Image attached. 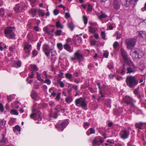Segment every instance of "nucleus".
Segmentation results:
<instances>
[{
  "mask_svg": "<svg viewBox=\"0 0 146 146\" xmlns=\"http://www.w3.org/2000/svg\"><path fill=\"white\" fill-rule=\"evenodd\" d=\"M126 82L127 85L131 88H134L138 84V80L135 76H127Z\"/></svg>",
  "mask_w": 146,
  "mask_h": 146,
  "instance_id": "f257e3e1",
  "label": "nucleus"
},
{
  "mask_svg": "<svg viewBox=\"0 0 146 146\" xmlns=\"http://www.w3.org/2000/svg\"><path fill=\"white\" fill-rule=\"evenodd\" d=\"M130 55L134 59H137L141 58L144 55L142 50L139 48H135L133 51L131 52Z\"/></svg>",
  "mask_w": 146,
  "mask_h": 146,
  "instance_id": "f03ea898",
  "label": "nucleus"
},
{
  "mask_svg": "<svg viewBox=\"0 0 146 146\" xmlns=\"http://www.w3.org/2000/svg\"><path fill=\"white\" fill-rule=\"evenodd\" d=\"M14 28V27H8L5 29L4 33L6 37L9 38H13L14 37L15 35L13 31Z\"/></svg>",
  "mask_w": 146,
  "mask_h": 146,
  "instance_id": "7ed1b4c3",
  "label": "nucleus"
},
{
  "mask_svg": "<svg viewBox=\"0 0 146 146\" xmlns=\"http://www.w3.org/2000/svg\"><path fill=\"white\" fill-rule=\"evenodd\" d=\"M85 99L82 97L76 99L75 101L76 105L78 107L85 108L87 106V104L86 102Z\"/></svg>",
  "mask_w": 146,
  "mask_h": 146,
  "instance_id": "20e7f679",
  "label": "nucleus"
},
{
  "mask_svg": "<svg viewBox=\"0 0 146 146\" xmlns=\"http://www.w3.org/2000/svg\"><path fill=\"white\" fill-rule=\"evenodd\" d=\"M127 47L129 49H131L135 45L136 40L134 38H128L125 40Z\"/></svg>",
  "mask_w": 146,
  "mask_h": 146,
  "instance_id": "39448f33",
  "label": "nucleus"
},
{
  "mask_svg": "<svg viewBox=\"0 0 146 146\" xmlns=\"http://www.w3.org/2000/svg\"><path fill=\"white\" fill-rule=\"evenodd\" d=\"M69 122V120L66 119L62 121V123L56 124L55 127L56 128L58 129L59 131H62L68 124Z\"/></svg>",
  "mask_w": 146,
  "mask_h": 146,
  "instance_id": "423d86ee",
  "label": "nucleus"
},
{
  "mask_svg": "<svg viewBox=\"0 0 146 146\" xmlns=\"http://www.w3.org/2000/svg\"><path fill=\"white\" fill-rule=\"evenodd\" d=\"M79 51L76 52L74 54V57H72L70 58L71 60L72 61L75 60L78 61L79 63L80 64L82 61L84 59V57L82 54L78 52Z\"/></svg>",
  "mask_w": 146,
  "mask_h": 146,
  "instance_id": "0eeeda50",
  "label": "nucleus"
},
{
  "mask_svg": "<svg viewBox=\"0 0 146 146\" xmlns=\"http://www.w3.org/2000/svg\"><path fill=\"white\" fill-rule=\"evenodd\" d=\"M138 0H121L122 5L125 7L128 6L130 4L135 5Z\"/></svg>",
  "mask_w": 146,
  "mask_h": 146,
  "instance_id": "6e6552de",
  "label": "nucleus"
},
{
  "mask_svg": "<svg viewBox=\"0 0 146 146\" xmlns=\"http://www.w3.org/2000/svg\"><path fill=\"white\" fill-rule=\"evenodd\" d=\"M52 49H51L49 46L47 44H45L43 46V51L45 54L48 57H50V53H52Z\"/></svg>",
  "mask_w": 146,
  "mask_h": 146,
  "instance_id": "1a4fd4ad",
  "label": "nucleus"
},
{
  "mask_svg": "<svg viewBox=\"0 0 146 146\" xmlns=\"http://www.w3.org/2000/svg\"><path fill=\"white\" fill-rule=\"evenodd\" d=\"M33 112L30 115V117L31 119H34L35 116H38L39 117L38 119L39 121H41L42 119V113L39 110L34 109L33 110Z\"/></svg>",
  "mask_w": 146,
  "mask_h": 146,
  "instance_id": "9d476101",
  "label": "nucleus"
},
{
  "mask_svg": "<svg viewBox=\"0 0 146 146\" xmlns=\"http://www.w3.org/2000/svg\"><path fill=\"white\" fill-rule=\"evenodd\" d=\"M123 100L125 103L130 105L131 107H135V105L133 103V100L130 97L126 96L124 98Z\"/></svg>",
  "mask_w": 146,
  "mask_h": 146,
  "instance_id": "9b49d317",
  "label": "nucleus"
},
{
  "mask_svg": "<svg viewBox=\"0 0 146 146\" xmlns=\"http://www.w3.org/2000/svg\"><path fill=\"white\" fill-rule=\"evenodd\" d=\"M104 141L102 137H95L93 141V146L99 145L101 144Z\"/></svg>",
  "mask_w": 146,
  "mask_h": 146,
  "instance_id": "f8f14e48",
  "label": "nucleus"
},
{
  "mask_svg": "<svg viewBox=\"0 0 146 146\" xmlns=\"http://www.w3.org/2000/svg\"><path fill=\"white\" fill-rule=\"evenodd\" d=\"M129 134V132L127 131L125 129L124 130H121L120 132L121 137L123 139H125L128 138Z\"/></svg>",
  "mask_w": 146,
  "mask_h": 146,
  "instance_id": "ddd939ff",
  "label": "nucleus"
},
{
  "mask_svg": "<svg viewBox=\"0 0 146 146\" xmlns=\"http://www.w3.org/2000/svg\"><path fill=\"white\" fill-rule=\"evenodd\" d=\"M57 108H55L54 111L52 110V109L50 110V113L49 114V116L51 117H53L54 119H56L58 116V113L59 112V111L57 110Z\"/></svg>",
  "mask_w": 146,
  "mask_h": 146,
  "instance_id": "4468645a",
  "label": "nucleus"
},
{
  "mask_svg": "<svg viewBox=\"0 0 146 146\" xmlns=\"http://www.w3.org/2000/svg\"><path fill=\"white\" fill-rule=\"evenodd\" d=\"M112 6L113 8L115 10L119 9L120 7V4L118 0H113Z\"/></svg>",
  "mask_w": 146,
  "mask_h": 146,
  "instance_id": "2eb2a0df",
  "label": "nucleus"
},
{
  "mask_svg": "<svg viewBox=\"0 0 146 146\" xmlns=\"http://www.w3.org/2000/svg\"><path fill=\"white\" fill-rule=\"evenodd\" d=\"M121 52L123 58L125 62H128V61L127 53L125 50L123 48H121Z\"/></svg>",
  "mask_w": 146,
  "mask_h": 146,
  "instance_id": "dca6fc26",
  "label": "nucleus"
},
{
  "mask_svg": "<svg viewBox=\"0 0 146 146\" xmlns=\"http://www.w3.org/2000/svg\"><path fill=\"white\" fill-rule=\"evenodd\" d=\"M21 6L19 3L16 4L15 7L13 8L14 10L15 13H18L21 11H22L21 9Z\"/></svg>",
  "mask_w": 146,
  "mask_h": 146,
  "instance_id": "f3484780",
  "label": "nucleus"
},
{
  "mask_svg": "<svg viewBox=\"0 0 146 146\" xmlns=\"http://www.w3.org/2000/svg\"><path fill=\"white\" fill-rule=\"evenodd\" d=\"M50 27H45L43 28V30L44 32L49 35H51V33L53 32L54 31V29H52L51 31H50Z\"/></svg>",
  "mask_w": 146,
  "mask_h": 146,
  "instance_id": "a211bd4d",
  "label": "nucleus"
},
{
  "mask_svg": "<svg viewBox=\"0 0 146 146\" xmlns=\"http://www.w3.org/2000/svg\"><path fill=\"white\" fill-rule=\"evenodd\" d=\"M21 6V9L22 11L25 10V9L27 7L28 4L27 3H24L23 2L21 3H19Z\"/></svg>",
  "mask_w": 146,
  "mask_h": 146,
  "instance_id": "6ab92c4d",
  "label": "nucleus"
},
{
  "mask_svg": "<svg viewBox=\"0 0 146 146\" xmlns=\"http://www.w3.org/2000/svg\"><path fill=\"white\" fill-rule=\"evenodd\" d=\"M2 137V139L0 141V143H1L2 145L6 143L7 141V139L5 137V135L4 134H2L1 135Z\"/></svg>",
  "mask_w": 146,
  "mask_h": 146,
  "instance_id": "aec40b11",
  "label": "nucleus"
},
{
  "mask_svg": "<svg viewBox=\"0 0 146 146\" xmlns=\"http://www.w3.org/2000/svg\"><path fill=\"white\" fill-rule=\"evenodd\" d=\"M144 125V123L142 122H140L138 123H136L135 124L136 128L139 129H142V127Z\"/></svg>",
  "mask_w": 146,
  "mask_h": 146,
  "instance_id": "412c9836",
  "label": "nucleus"
},
{
  "mask_svg": "<svg viewBox=\"0 0 146 146\" xmlns=\"http://www.w3.org/2000/svg\"><path fill=\"white\" fill-rule=\"evenodd\" d=\"M64 47L65 49L70 52H71L73 51L72 50L70 46L68 44H66L64 45Z\"/></svg>",
  "mask_w": 146,
  "mask_h": 146,
  "instance_id": "4be33fe9",
  "label": "nucleus"
},
{
  "mask_svg": "<svg viewBox=\"0 0 146 146\" xmlns=\"http://www.w3.org/2000/svg\"><path fill=\"white\" fill-rule=\"evenodd\" d=\"M31 96L33 99L36 100L38 96V94L36 92L33 91L31 94Z\"/></svg>",
  "mask_w": 146,
  "mask_h": 146,
  "instance_id": "5701e85b",
  "label": "nucleus"
},
{
  "mask_svg": "<svg viewBox=\"0 0 146 146\" xmlns=\"http://www.w3.org/2000/svg\"><path fill=\"white\" fill-rule=\"evenodd\" d=\"M65 76L66 78L68 79L70 81H73V76L72 74L69 73H66L65 74Z\"/></svg>",
  "mask_w": 146,
  "mask_h": 146,
  "instance_id": "b1692460",
  "label": "nucleus"
},
{
  "mask_svg": "<svg viewBox=\"0 0 146 146\" xmlns=\"http://www.w3.org/2000/svg\"><path fill=\"white\" fill-rule=\"evenodd\" d=\"M68 27L72 31L73 30L74 25L72 22H69L67 24Z\"/></svg>",
  "mask_w": 146,
  "mask_h": 146,
  "instance_id": "393cba45",
  "label": "nucleus"
},
{
  "mask_svg": "<svg viewBox=\"0 0 146 146\" xmlns=\"http://www.w3.org/2000/svg\"><path fill=\"white\" fill-rule=\"evenodd\" d=\"M97 30V29L91 26H89L88 27V31L89 32L92 33H95Z\"/></svg>",
  "mask_w": 146,
  "mask_h": 146,
  "instance_id": "a878e982",
  "label": "nucleus"
},
{
  "mask_svg": "<svg viewBox=\"0 0 146 146\" xmlns=\"http://www.w3.org/2000/svg\"><path fill=\"white\" fill-rule=\"evenodd\" d=\"M13 131L15 132L17 131L20 132L21 131L20 127L18 125H17L13 127Z\"/></svg>",
  "mask_w": 146,
  "mask_h": 146,
  "instance_id": "bb28decb",
  "label": "nucleus"
},
{
  "mask_svg": "<svg viewBox=\"0 0 146 146\" xmlns=\"http://www.w3.org/2000/svg\"><path fill=\"white\" fill-rule=\"evenodd\" d=\"M127 73H134L136 71V70L131 67H128L127 68Z\"/></svg>",
  "mask_w": 146,
  "mask_h": 146,
  "instance_id": "cd10ccee",
  "label": "nucleus"
},
{
  "mask_svg": "<svg viewBox=\"0 0 146 146\" xmlns=\"http://www.w3.org/2000/svg\"><path fill=\"white\" fill-rule=\"evenodd\" d=\"M139 88V87H138V88ZM134 93L137 96L138 98H141V96L138 90V89H135L134 91Z\"/></svg>",
  "mask_w": 146,
  "mask_h": 146,
  "instance_id": "c85d7f7f",
  "label": "nucleus"
},
{
  "mask_svg": "<svg viewBox=\"0 0 146 146\" xmlns=\"http://www.w3.org/2000/svg\"><path fill=\"white\" fill-rule=\"evenodd\" d=\"M72 100L73 99L71 96H68L66 98L65 101L67 103H68L71 102Z\"/></svg>",
  "mask_w": 146,
  "mask_h": 146,
  "instance_id": "c756f323",
  "label": "nucleus"
},
{
  "mask_svg": "<svg viewBox=\"0 0 146 146\" xmlns=\"http://www.w3.org/2000/svg\"><path fill=\"white\" fill-rule=\"evenodd\" d=\"M56 26L57 28H60L61 29H63V26L60 24L59 21L56 22Z\"/></svg>",
  "mask_w": 146,
  "mask_h": 146,
  "instance_id": "7c9ffc66",
  "label": "nucleus"
},
{
  "mask_svg": "<svg viewBox=\"0 0 146 146\" xmlns=\"http://www.w3.org/2000/svg\"><path fill=\"white\" fill-rule=\"evenodd\" d=\"M5 13V9L3 8L0 9V17H3Z\"/></svg>",
  "mask_w": 146,
  "mask_h": 146,
  "instance_id": "2f4dec72",
  "label": "nucleus"
},
{
  "mask_svg": "<svg viewBox=\"0 0 146 146\" xmlns=\"http://www.w3.org/2000/svg\"><path fill=\"white\" fill-rule=\"evenodd\" d=\"M58 83L61 88H63L64 87V83L62 81H61L60 80H58Z\"/></svg>",
  "mask_w": 146,
  "mask_h": 146,
  "instance_id": "473e14b6",
  "label": "nucleus"
},
{
  "mask_svg": "<svg viewBox=\"0 0 146 146\" xmlns=\"http://www.w3.org/2000/svg\"><path fill=\"white\" fill-rule=\"evenodd\" d=\"M31 46V44H29L27 42L25 44L24 49V50L25 49H29L30 48Z\"/></svg>",
  "mask_w": 146,
  "mask_h": 146,
  "instance_id": "72a5a7b5",
  "label": "nucleus"
},
{
  "mask_svg": "<svg viewBox=\"0 0 146 146\" xmlns=\"http://www.w3.org/2000/svg\"><path fill=\"white\" fill-rule=\"evenodd\" d=\"M57 48L60 50H62V49L63 46L62 44L61 43H58L57 44Z\"/></svg>",
  "mask_w": 146,
  "mask_h": 146,
  "instance_id": "f704fd0d",
  "label": "nucleus"
},
{
  "mask_svg": "<svg viewBox=\"0 0 146 146\" xmlns=\"http://www.w3.org/2000/svg\"><path fill=\"white\" fill-rule=\"evenodd\" d=\"M62 31L61 30H57L55 32L56 36H60L61 35Z\"/></svg>",
  "mask_w": 146,
  "mask_h": 146,
  "instance_id": "c9c22d12",
  "label": "nucleus"
},
{
  "mask_svg": "<svg viewBox=\"0 0 146 146\" xmlns=\"http://www.w3.org/2000/svg\"><path fill=\"white\" fill-rule=\"evenodd\" d=\"M10 112L15 115H18L19 114L18 112L16 110L14 109H11V110Z\"/></svg>",
  "mask_w": 146,
  "mask_h": 146,
  "instance_id": "e433bc0d",
  "label": "nucleus"
},
{
  "mask_svg": "<svg viewBox=\"0 0 146 146\" xmlns=\"http://www.w3.org/2000/svg\"><path fill=\"white\" fill-rule=\"evenodd\" d=\"M79 36L78 35H77L76 36V38H77L76 39H77V40L76 42H78L79 43H80L82 41V38L80 36Z\"/></svg>",
  "mask_w": 146,
  "mask_h": 146,
  "instance_id": "4c0bfd02",
  "label": "nucleus"
},
{
  "mask_svg": "<svg viewBox=\"0 0 146 146\" xmlns=\"http://www.w3.org/2000/svg\"><path fill=\"white\" fill-rule=\"evenodd\" d=\"M106 34L105 31H102L101 32V35L102 39L105 40L106 39Z\"/></svg>",
  "mask_w": 146,
  "mask_h": 146,
  "instance_id": "58836bf2",
  "label": "nucleus"
},
{
  "mask_svg": "<svg viewBox=\"0 0 146 146\" xmlns=\"http://www.w3.org/2000/svg\"><path fill=\"white\" fill-rule=\"evenodd\" d=\"M109 53L107 50L105 51L103 53L104 56L106 58H107L108 57Z\"/></svg>",
  "mask_w": 146,
  "mask_h": 146,
  "instance_id": "ea45409f",
  "label": "nucleus"
},
{
  "mask_svg": "<svg viewBox=\"0 0 146 146\" xmlns=\"http://www.w3.org/2000/svg\"><path fill=\"white\" fill-rule=\"evenodd\" d=\"M83 19L84 22V24L86 25L88 22V19L85 16H83Z\"/></svg>",
  "mask_w": 146,
  "mask_h": 146,
  "instance_id": "a19ab883",
  "label": "nucleus"
},
{
  "mask_svg": "<svg viewBox=\"0 0 146 146\" xmlns=\"http://www.w3.org/2000/svg\"><path fill=\"white\" fill-rule=\"evenodd\" d=\"M137 35L139 37H143V35H144V33L142 31H139L138 32Z\"/></svg>",
  "mask_w": 146,
  "mask_h": 146,
  "instance_id": "79ce46f5",
  "label": "nucleus"
},
{
  "mask_svg": "<svg viewBox=\"0 0 146 146\" xmlns=\"http://www.w3.org/2000/svg\"><path fill=\"white\" fill-rule=\"evenodd\" d=\"M31 67L33 69V71H34L35 70L38 71V70L36 66L35 65H32L31 66Z\"/></svg>",
  "mask_w": 146,
  "mask_h": 146,
  "instance_id": "37998d69",
  "label": "nucleus"
},
{
  "mask_svg": "<svg viewBox=\"0 0 146 146\" xmlns=\"http://www.w3.org/2000/svg\"><path fill=\"white\" fill-rule=\"evenodd\" d=\"M108 16L104 14H102L99 17L100 19L106 18Z\"/></svg>",
  "mask_w": 146,
  "mask_h": 146,
  "instance_id": "c03bdc74",
  "label": "nucleus"
},
{
  "mask_svg": "<svg viewBox=\"0 0 146 146\" xmlns=\"http://www.w3.org/2000/svg\"><path fill=\"white\" fill-rule=\"evenodd\" d=\"M49 106L51 108L54 107L55 105L54 102L52 101H49Z\"/></svg>",
  "mask_w": 146,
  "mask_h": 146,
  "instance_id": "a18cd8bd",
  "label": "nucleus"
},
{
  "mask_svg": "<svg viewBox=\"0 0 146 146\" xmlns=\"http://www.w3.org/2000/svg\"><path fill=\"white\" fill-rule=\"evenodd\" d=\"M29 12L32 13L33 14H35L37 11V10L36 9H31L30 11Z\"/></svg>",
  "mask_w": 146,
  "mask_h": 146,
  "instance_id": "49530a36",
  "label": "nucleus"
},
{
  "mask_svg": "<svg viewBox=\"0 0 146 146\" xmlns=\"http://www.w3.org/2000/svg\"><path fill=\"white\" fill-rule=\"evenodd\" d=\"M6 122V121L3 119H1L0 121V123L1 124L5 125Z\"/></svg>",
  "mask_w": 146,
  "mask_h": 146,
  "instance_id": "de8ad7c7",
  "label": "nucleus"
},
{
  "mask_svg": "<svg viewBox=\"0 0 146 146\" xmlns=\"http://www.w3.org/2000/svg\"><path fill=\"white\" fill-rule=\"evenodd\" d=\"M84 127L85 129H86L88 128L89 126V123L87 122H85L84 123Z\"/></svg>",
  "mask_w": 146,
  "mask_h": 146,
  "instance_id": "09e8293b",
  "label": "nucleus"
},
{
  "mask_svg": "<svg viewBox=\"0 0 146 146\" xmlns=\"http://www.w3.org/2000/svg\"><path fill=\"white\" fill-rule=\"evenodd\" d=\"M0 111L1 112L4 111V108L2 103H0Z\"/></svg>",
  "mask_w": 146,
  "mask_h": 146,
  "instance_id": "8fccbe9b",
  "label": "nucleus"
},
{
  "mask_svg": "<svg viewBox=\"0 0 146 146\" xmlns=\"http://www.w3.org/2000/svg\"><path fill=\"white\" fill-rule=\"evenodd\" d=\"M42 41H39L37 44V49L38 50H39L40 49V47L42 43Z\"/></svg>",
  "mask_w": 146,
  "mask_h": 146,
  "instance_id": "3c124183",
  "label": "nucleus"
},
{
  "mask_svg": "<svg viewBox=\"0 0 146 146\" xmlns=\"http://www.w3.org/2000/svg\"><path fill=\"white\" fill-rule=\"evenodd\" d=\"M116 34L117 35V39H119L121 38V34L120 33L117 31V32Z\"/></svg>",
  "mask_w": 146,
  "mask_h": 146,
  "instance_id": "603ef678",
  "label": "nucleus"
},
{
  "mask_svg": "<svg viewBox=\"0 0 146 146\" xmlns=\"http://www.w3.org/2000/svg\"><path fill=\"white\" fill-rule=\"evenodd\" d=\"M61 94L60 93H58L56 95V99L57 100H59L60 99Z\"/></svg>",
  "mask_w": 146,
  "mask_h": 146,
  "instance_id": "864d4df0",
  "label": "nucleus"
},
{
  "mask_svg": "<svg viewBox=\"0 0 146 146\" xmlns=\"http://www.w3.org/2000/svg\"><path fill=\"white\" fill-rule=\"evenodd\" d=\"M44 82L46 83H47L48 85H50L51 84V81L49 79H47L46 78Z\"/></svg>",
  "mask_w": 146,
  "mask_h": 146,
  "instance_id": "5fc2aeb1",
  "label": "nucleus"
},
{
  "mask_svg": "<svg viewBox=\"0 0 146 146\" xmlns=\"http://www.w3.org/2000/svg\"><path fill=\"white\" fill-rule=\"evenodd\" d=\"M90 134H95V133L94 129L92 128H90Z\"/></svg>",
  "mask_w": 146,
  "mask_h": 146,
  "instance_id": "6e6d98bb",
  "label": "nucleus"
},
{
  "mask_svg": "<svg viewBox=\"0 0 146 146\" xmlns=\"http://www.w3.org/2000/svg\"><path fill=\"white\" fill-rule=\"evenodd\" d=\"M16 65L17 66V67H20L21 65V63L20 61L19 60L17 62Z\"/></svg>",
  "mask_w": 146,
  "mask_h": 146,
  "instance_id": "4d7b16f0",
  "label": "nucleus"
},
{
  "mask_svg": "<svg viewBox=\"0 0 146 146\" xmlns=\"http://www.w3.org/2000/svg\"><path fill=\"white\" fill-rule=\"evenodd\" d=\"M54 14L55 15H58L59 13V11L57 9H55L53 11Z\"/></svg>",
  "mask_w": 146,
  "mask_h": 146,
  "instance_id": "13d9d810",
  "label": "nucleus"
},
{
  "mask_svg": "<svg viewBox=\"0 0 146 146\" xmlns=\"http://www.w3.org/2000/svg\"><path fill=\"white\" fill-rule=\"evenodd\" d=\"M88 10L89 11H91L92 9V6L90 4H88Z\"/></svg>",
  "mask_w": 146,
  "mask_h": 146,
  "instance_id": "bf43d9fd",
  "label": "nucleus"
},
{
  "mask_svg": "<svg viewBox=\"0 0 146 146\" xmlns=\"http://www.w3.org/2000/svg\"><path fill=\"white\" fill-rule=\"evenodd\" d=\"M121 74H124L126 71V70L125 69H121L119 70Z\"/></svg>",
  "mask_w": 146,
  "mask_h": 146,
  "instance_id": "052dcab7",
  "label": "nucleus"
},
{
  "mask_svg": "<svg viewBox=\"0 0 146 146\" xmlns=\"http://www.w3.org/2000/svg\"><path fill=\"white\" fill-rule=\"evenodd\" d=\"M7 99L9 102H10L12 101V98L11 95L7 96Z\"/></svg>",
  "mask_w": 146,
  "mask_h": 146,
  "instance_id": "680f3d73",
  "label": "nucleus"
},
{
  "mask_svg": "<svg viewBox=\"0 0 146 146\" xmlns=\"http://www.w3.org/2000/svg\"><path fill=\"white\" fill-rule=\"evenodd\" d=\"M37 54L38 52L36 50H35L33 51L32 54L33 56H35L37 55Z\"/></svg>",
  "mask_w": 146,
  "mask_h": 146,
  "instance_id": "e2e57ef3",
  "label": "nucleus"
},
{
  "mask_svg": "<svg viewBox=\"0 0 146 146\" xmlns=\"http://www.w3.org/2000/svg\"><path fill=\"white\" fill-rule=\"evenodd\" d=\"M118 45L119 44L118 42L117 41L115 42L113 44V47L114 48H115L117 47Z\"/></svg>",
  "mask_w": 146,
  "mask_h": 146,
  "instance_id": "0e129e2a",
  "label": "nucleus"
},
{
  "mask_svg": "<svg viewBox=\"0 0 146 146\" xmlns=\"http://www.w3.org/2000/svg\"><path fill=\"white\" fill-rule=\"evenodd\" d=\"M56 92H55L54 91H53L51 93L50 97H54L56 95Z\"/></svg>",
  "mask_w": 146,
  "mask_h": 146,
  "instance_id": "69168bd1",
  "label": "nucleus"
},
{
  "mask_svg": "<svg viewBox=\"0 0 146 146\" xmlns=\"http://www.w3.org/2000/svg\"><path fill=\"white\" fill-rule=\"evenodd\" d=\"M93 65L91 63H90L88 66V68L90 70H92L93 67Z\"/></svg>",
  "mask_w": 146,
  "mask_h": 146,
  "instance_id": "338daca9",
  "label": "nucleus"
},
{
  "mask_svg": "<svg viewBox=\"0 0 146 146\" xmlns=\"http://www.w3.org/2000/svg\"><path fill=\"white\" fill-rule=\"evenodd\" d=\"M97 41L96 40H91V44L93 45H95L96 44Z\"/></svg>",
  "mask_w": 146,
  "mask_h": 146,
  "instance_id": "774afa93",
  "label": "nucleus"
}]
</instances>
